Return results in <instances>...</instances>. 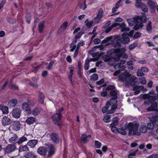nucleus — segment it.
<instances>
[{"instance_id": "f257e3e1", "label": "nucleus", "mask_w": 158, "mask_h": 158, "mask_svg": "<svg viewBox=\"0 0 158 158\" xmlns=\"http://www.w3.org/2000/svg\"><path fill=\"white\" fill-rule=\"evenodd\" d=\"M121 43L120 40H118L116 43L114 44V47L115 49L114 52H112L110 54V56L111 57H113L116 60L118 61L120 57H122L123 58L127 59V55L124 53L126 51V49L124 48H120Z\"/></svg>"}, {"instance_id": "f03ea898", "label": "nucleus", "mask_w": 158, "mask_h": 158, "mask_svg": "<svg viewBox=\"0 0 158 158\" xmlns=\"http://www.w3.org/2000/svg\"><path fill=\"white\" fill-rule=\"evenodd\" d=\"M146 21V17L145 16L139 17L137 16L131 19H128L127 21L130 26L135 25L134 29L137 30L143 26V23Z\"/></svg>"}, {"instance_id": "7ed1b4c3", "label": "nucleus", "mask_w": 158, "mask_h": 158, "mask_svg": "<svg viewBox=\"0 0 158 158\" xmlns=\"http://www.w3.org/2000/svg\"><path fill=\"white\" fill-rule=\"evenodd\" d=\"M136 78V76L132 75L126 71L118 76V79L120 81L125 83L126 85L130 84L131 85H135V80Z\"/></svg>"}, {"instance_id": "20e7f679", "label": "nucleus", "mask_w": 158, "mask_h": 158, "mask_svg": "<svg viewBox=\"0 0 158 158\" xmlns=\"http://www.w3.org/2000/svg\"><path fill=\"white\" fill-rule=\"evenodd\" d=\"M118 26H119L120 28L121 29V31L124 32L123 33H125V35L126 36L131 37H132L133 36L134 31L132 30L129 32V29L126 27L125 24L123 23L120 24H119L117 23H113L111 27H109L108 28L106 29V32H109L112 27H116Z\"/></svg>"}, {"instance_id": "39448f33", "label": "nucleus", "mask_w": 158, "mask_h": 158, "mask_svg": "<svg viewBox=\"0 0 158 158\" xmlns=\"http://www.w3.org/2000/svg\"><path fill=\"white\" fill-rule=\"evenodd\" d=\"M47 150L44 147H40L37 150V152L40 155L45 156L48 151V156H52L54 153L55 148L50 143L46 144Z\"/></svg>"}, {"instance_id": "423d86ee", "label": "nucleus", "mask_w": 158, "mask_h": 158, "mask_svg": "<svg viewBox=\"0 0 158 158\" xmlns=\"http://www.w3.org/2000/svg\"><path fill=\"white\" fill-rule=\"evenodd\" d=\"M141 97L146 100L144 102V105H148L151 101L158 99V95L155 94V91L153 90H151L148 94L142 95Z\"/></svg>"}, {"instance_id": "0eeeda50", "label": "nucleus", "mask_w": 158, "mask_h": 158, "mask_svg": "<svg viewBox=\"0 0 158 158\" xmlns=\"http://www.w3.org/2000/svg\"><path fill=\"white\" fill-rule=\"evenodd\" d=\"M139 126V125L137 123H129L128 125V128L129 129V135H140L141 134L140 132L138 131Z\"/></svg>"}, {"instance_id": "6e6552de", "label": "nucleus", "mask_w": 158, "mask_h": 158, "mask_svg": "<svg viewBox=\"0 0 158 158\" xmlns=\"http://www.w3.org/2000/svg\"><path fill=\"white\" fill-rule=\"evenodd\" d=\"M64 110V108H60L56 110V114H54L52 116L53 123L57 126H60V121L62 119V115L61 112Z\"/></svg>"}, {"instance_id": "1a4fd4ad", "label": "nucleus", "mask_w": 158, "mask_h": 158, "mask_svg": "<svg viewBox=\"0 0 158 158\" xmlns=\"http://www.w3.org/2000/svg\"><path fill=\"white\" fill-rule=\"evenodd\" d=\"M117 100L114 99H111L109 102L106 103V105H108L110 108V110L107 112L108 113L112 114L114 112L115 109L117 108Z\"/></svg>"}, {"instance_id": "9d476101", "label": "nucleus", "mask_w": 158, "mask_h": 158, "mask_svg": "<svg viewBox=\"0 0 158 158\" xmlns=\"http://www.w3.org/2000/svg\"><path fill=\"white\" fill-rule=\"evenodd\" d=\"M30 101H28L27 102H24L22 104V108L23 110L27 114H30L31 113V110L30 106H33Z\"/></svg>"}, {"instance_id": "9b49d317", "label": "nucleus", "mask_w": 158, "mask_h": 158, "mask_svg": "<svg viewBox=\"0 0 158 158\" xmlns=\"http://www.w3.org/2000/svg\"><path fill=\"white\" fill-rule=\"evenodd\" d=\"M109 64L110 66H114L115 69H118V70L120 72L123 71L126 69V67L123 65H121L120 64L117 63L116 64V62L112 60H109Z\"/></svg>"}, {"instance_id": "f8f14e48", "label": "nucleus", "mask_w": 158, "mask_h": 158, "mask_svg": "<svg viewBox=\"0 0 158 158\" xmlns=\"http://www.w3.org/2000/svg\"><path fill=\"white\" fill-rule=\"evenodd\" d=\"M104 14L102 9L100 8L97 12V16L94 18V21L96 23H98L101 20Z\"/></svg>"}, {"instance_id": "ddd939ff", "label": "nucleus", "mask_w": 158, "mask_h": 158, "mask_svg": "<svg viewBox=\"0 0 158 158\" xmlns=\"http://www.w3.org/2000/svg\"><path fill=\"white\" fill-rule=\"evenodd\" d=\"M83 34V33L81 31L79 32L74 37L72 42L70 44V46L71 48H74V45L76 44L77 41V40L79 39L82 35Z\"/></svg>"}, {"instance_id": "4468645a", "label": "nucleus", "mask_w": 158, "mask_h": 158, "mask_svg": "<svg viewBox=\"0 0 158 158\" xmlns=\"http://www.w3.org/2000/svg\"><path fill=\"white\" fill-rule=\"evenodd\" d=\"M21 110L18 108H15L13 109L12 111L13 117L16 118H20L21 115Z\"/></svg>"}, {"instance_id": "2eb2a0df", "label": "nucleus", "mask_w": 158, "mask_h": 158, "mask_svg": "<svg viewBox=\"0 0 158 158\" xmlns=\"http://www.w3.org/2000/svg\"><path fill=\"white\" fill-rule=\"evenodd\" d=\"M18 102L17 100L15 98L9 100L8 102L7 106L10 108H13L16 106Z\"/></svg>"}, {"instance_id": "dca6fc26", "label": "nucleus", "mask_w": 158, "mask_h": 158, "mask_svg": "<svg viewBox=\"0 0 158 158\" xmlns=\"http://www.w3.org/2000/svg\"><path fill=\"white\" fill-rule=\"evenodd\" d=\"M85 43L83 41L81 40L80 42H78L77 45H76V44L74 45V48H72L71 47L70 44L69 45L70 48V51L71 52H73L75 50L76 48L79 49L81 46H84L85 45Z\"/></svg>"}, {"instance_id": "f3484780", "label": "nucleus", "mask_w": 158, "mask_h": 158, "mask_svg": "<svg viewBox=\"0 0 158 158\" xmlns=\"http://www.w3.org/2000/svg\"><path fill=\"white\" fill-rule=\"evenodd\" d=\"M120 40L121 42L123 44H127L130 41L129 38L126 35L125 33L123 34L122 37Z\"/></svg>"}, {"instance_id": "a211bd4d", "label": "nucleus", "mask_w": 158, "mask_h": 158, "mask_svg": "<svg viewBox=\"0 0 158 158\" xmlns=\"http://www.w3.org/2000/svg\"><path fill=\"white\" fill-rule=\"evenodd\" d=\"M20 126V123L19 121H16L13 123L11 127L13 130L18 131L19 130Z\"/></svg>"}, {"instance_id": "6ab92c4d", "label": "nucleus", "mask_w": 158, "mask_h": 158, "mask_svg": "<svg viewBox=\"0 0 158 158\" xmlns=\"http://www.w3.org/2000/svg\"><path fill=\"white\" fill-rule=\"evenodd\" d=\"M10 122V119L8 117L6 116L3 117L2 120V124L3 126H6L9 125Z\"/></svg>"}, {"instance_id": "aec40b11", "label": "nucleus", "mask_w": 158, "mask_h": 158, "mask_svg": "<svg viewBox=\"0 0 158 158\" xmlns=\"http://www.w3.org/2000/svg\"><path fill=\"white\" fill-rule=\"evenodd\" d=\"M157 108V103L155 102H152L151 106L149 107L147 109L148 111H154Z\"/></svg>"}, {"instance_id": "412c9836", "label": "nucleus", "mask_w": 158, "mask_h": 158, "mask_svg": "<svg viewBox=\"0 0 158 158\" xmlns=\"http://www.w3.org/2000/svg\"><path fill=\"white\" fill-rule=\"evenodd\" d=\"M51 139L54 143H58L59 142V138L58 135L54 133H52L50 135Z\"/></svg>"}, {"instance_id": "4be33fe9", "label": "nucleus", "mask_w": 158, "mask_h": 158, "mask_svg": "<svg viewBox=\"0 0 158 158\" xmlns=\"http://www.w3.org/2000/svg\"><path fill=\"white\" fill-rule=\"evenodd\" d=\"M147 4L148 5L150 9L151 10V11H152V10H155L156 4V2H153L151 1V0L148 1Z\"/></svg>"}, {"instance_id": "5701e85b", "label": "nucleus", "mask_w": 158, "mask_h": 158, "mask_svg": "<svg viewBox=\"0 0 158 158\" xmlns=\"http://www.w3.org/2000/svg\"><path fill=\"white\" fill-rule=\"evenodd\" d=\"M38 142V140L36 139L31 140L29 141L27 144L31 148H34L37 144Z\"/></svg>"}, {"instance_id": "b1692460", "label": "nucleus", "mask_w": 158, "mask_h": 158, "mask_svg": "<svg viewBox=\"0 0 158 158\" xmlns=\"http://www.w3.org/2000/svg\"><path fill=\"white\" fill-rule=\"evenodd\" d=\"M2 111V114H7L9 113V109L8 106H2L0 105V111Z\"/></svg>"}, {"instance_id": "393cba45", "label": "nucleus", "mask_w": 158, "mask_h": 158, "mask_svg": "<svg viewBox=\"0 0 158 158\" xmlns=\"http://www.w3.org/2000/svg\"><path fill=\"white\" fill-rule=\"evenodd\" d=\"M35 119L32 116H30L27 118L26 122L28 125L33 124L35 122Z\"/></svg>"}, {"instance_id": "a878e982", "label": "nucleus", "mask_w": 158, "mask_h": 158, "mask_svg": "<svg viewBox=\"0 0 158 158\" xmlns=\"http://www.w3.org/2000/svg\"><path fill=\"white\" fill-rule=\"evenodd\" d=\"M15 149V146L14 145H9L6 148V152L8 153L12 152Z\"/></svg>"}, {"instance_id": "bb28decb", "label": "nucleus", "mask_w": 158, "mask_h": 158, "mask_svg": "<svg viewBox=\"0 0 158 158\" xmlns=\"http://www.w3.org/2000/svg\"><path fill=\"white\" fill-rule=\"evenodd\" d=\"M153 116H152V117L150 118V120L152 122L148 123L147 124V126L148 129L149 130L153 129L154 128V127H156L155 123L153 121H152L151 120V118H152Z\"/></svg>"}, {"instance_id": "cd10ccee", "label": "nucleus", "mask_w": 158, "mask_h": 158, "mask_svg": "<svg viewBox=\"0 0 158 158\" xmlns=\"http://www.w3.org/2000/svg\"><path fill=\"white\" fill-rule=\"evenodd\" d=\"M69 72L68 76V78L70 80L71 83H72V77L73 75V73L74 70V68L73 67H70L69 68Z\"/></svg>"}, {"instance_id": "c85d7f7f", "label": "nucleus", "mask_w": 158, "mask_h": 158, "mask_svg": "<svg viewBox=\"0 0 158 158\" xmlns=\"http://www.w3.org/2000/svg\"><path fill=\"white\" fill-rule=\"evenodd\" d=\"M91 137V135H88L85 134H84L82 135L81 136V140L84 143H86L87 140V138H90Z\"/></svg>"}, {"instance_id": "c756f323", "label": "nucleus", "mask_w": 158, "mask_h": 158, "mask_svg": "<svg viewBox=\"0 0 158 158\" xmlns=\"http://www.w3.org/2000/svg\"><path fill=\"white\" fill-rule=\"evenodd\" d=\"M96 60H95L94 59H92L91 60H86L85 63L84 65V69L85 70H87L89 69V63L90 61H95Z\"/></svg>"}, {"instance_id": "7c9ffc66", "label": "nucleus", "mask_w": 158, "mask_h": 158, "mask_svg": "<svg viewBox=\"0 0 158 158\" xmlns=\"http://www.w3.org/2000/svg\"><path fill=\"white\" fill-rule=\"evenodd\" d=\"M148 128L146 125H141L139 128V131L140 133H145L147 131Z\"/></svg>"}, {"instance_id": "2f4dec72", "label": "nucleus", "mask_w": 158, "mask_h": 158, "mask_svg": "<svg viewBox=\"0 0 158 158\" xmlns=\"http://www.w3.org/2000/svg\"><path fill=\"white\" fill-rule=\"evenodd\" d=\"M113 40V39L111 36L107 37L105 39L102 40L101 42L102 44H106L107 43L108 44H110V42Z\"/></svg>"}, {"instance_id": "473e14b6", "label": "nucleus", "mask_w": 158, "mask_h": 158, "mask_svg": "<svg viewBox=\"0 0 158 158\" xmlns=\"http://www.w3.org/2000/svg\"><path fill=\"white\" fill-rule=\"evenodd\" d=\"M41 110L40 109L38 108H34L32 111L31 113L34 116H36L38 115L40 113Z\"/></svg>"}, {"instance_id": "72a5a7b5", "label": "nucleus", "mask_w": 158, "mask_h": 158, "mask_svg": "<svg viewBox=\"0 0 158 158\" xmlns=\"http://www.w3.org/2000/svg\"><path fill=\"white\" fill-rule=\"evenodd\" d=\"M44 96L42 92H40L39 93L38 100L42 104H43L44 103Z\"/></svg>"}, {"instance_id": "f704fd0d", "label": "nucleus", "mask_w": 158, "mask_h": 158, "mask_svg": "<svg viewBox=\"0 0 158 158\" xmlns=\"http://www.w3.org/2000/svg\"><path fill=\"white\" fill-rule=\"evenodd\" d=\"M27 140V138L24 136H23L19 139L17 141L16 143L19 144H20L23 143V142L26 141Z\"/></svg>"}, {"instance_id": "c9c22d12", "label": "nucleus", "mask_w": 158, "mask_h": 158, "mask_svg": "<svg viewBox=\"0 0 158 158\" xmlns=\"http://www.w3.org/2000/svg\"><path fill=\"white\" fill-rule=\"evenodd\" d=\"M141 8V10L144 12H147L148 11V8L147 6L142 3L140 5V6L138 8Z\"/></svg>"}, {"instance_id": "e433bc0d", "label": "nucleus", "mask_w": 158, "mask_h": 158, "mask_svg": "<svg viewBox=\"0 0 158 158\" xmlns=\"http://www.w3.org/2000/svg\"><path fill=\"white\" fill-rule=\"evenodd\" d=\"M113 122L110 125V126H116L118 125L119 119L118 118H114L113 119Z\"/></svg>"}, {"instance_id": "4c0bfd02", "label": "nucleus", "mask_w": 158, "mask_h": 158, "mask_svg": "<svg viewBox=\"0 0 158 158\" xmlns=\"http://www.w3.org/2000/svg\"><path fill=\"white\" fill-rule=\"evenodd\" d=\"M26 158H36V156L32 152L27 153L25 156Z\"/></svg>"}, {"instance_id": "58836bf2", "label": "nucleus", "mask_w": 158, "mask_h": 158, "mask_svg": "<svg viewBox=\"0 0 158 158\" xmlns=\"http://www.w3.org/2000/svg\"><path fill=\"white\" fill-rule=\"evenodd\" d=\"M18 136L14 134L9 139V142L11 143H14L17 140Z\"/></svg>"}, {"instance_id": "ea45409f", "label": "nucleus", "mask_w": 158, "mask_h": 158, "mask_svg": "<svg viewBox=\"0 0 158 158\" xmlns=\"http://www.w3.org/2000/svg\"><path fill=\"white\" fill-rule=\"evenodd\" d=\"M45 22L44 21H43L41 22L39 24V31L40 33L42 32L44 24Z\"/></svg>"}, {"instance_id": "a19ab883", "label": "nucleus", "mask_w": 158, "mask_h": 158, "mask_svg": "<svg viewBox=\"0 0 158 158\" xmlns=\"http://www.w3.org/2000/svg\"><path fill=\"white\" fill-rule=\"evenodd\" d=\"M68 25V23L67 21H65L61 25L59 28V30H64L66 29Z\"/></svg>"}, {"instance_id": "79ce46f5", "label": "nucleus", "mask_w": 158, "mask_h": 158, "mask_svg": "<svg viewBox=\"0 0 158 158\" xmlns=\"http://www.w3.org/2000/svg\"><path fill=\"white\" fill-rule=\"evenodd\" d=\"M85 23L87 27H90L92 26L93 21H89V19H87L85 21Z\"/></svg>"}, {"instance_id": "37998d69", "label": "nucleus", "mask_w": 158, "mask_h": 158, "mask_svg": "<svg viewBox=\"0 0 158 158\" xmlns=\"http://www.w3.org/2000/svg\"><path fill=\"white\" fill-rule=\"evenodd\" d=\"M94 145L96 148H99L101 147L102 144L99 141L95 140L94 142Z\"/></svg>"}, {"instance_id": "c03bdc74", "label": "nucleus", "mask_w": 158, "mask_h": 158, "mask_svg": "<svg viewBox=\"0 0 158 158\" xmlns=\"http://www.w3.org/2000/svg\"><path fill=\"white\" fill-rule=\"evenodd\" d=\"M137 87H138V86L135 85L133 87V90L135 95L138 94L140 92L139 88H137Z\"/></svg>"}, {"instance_id": "a18cd8bd", "label": "nucleus", "mask_w": 158, "mask_h": 158, "mask_svg": "<svg viewBox=\"0 0 158 158\" xmlns=\"http://www.w3.org/2000/svg\"><path fill=\"white\" fill-rule=\"evenodd\" d=\"M98 79V75L96 73L90 76V79L92 81H97Z\"/></svg>"}, {"instance_id": "49530a36", "label": "nucleus", "mask_w": 158, "mask_h": 158, "mask_svg": "<svg viewBox=\"0 0 158 158\" xmlns=\"http://www.w3.org/2000/svg\"><path fill=\"white\" fill-rule=\"evenodd\" d=\"M110 108L109 107V106L108 105H106V106L102 107V111L103 113H106L107 111H108L109 110H110L109 109Z\"/></svg>"}, {"instance_id": "de8ad7c7", "label": "nucleus", "mask_w": 158, "mask_h": 158, "mask_svg": "<svg viewBox=\"0 0 158 158\" xmlns=\"http://www.w3.org/2000/svg\"><path fill=\"white\" fill-rule=\"evenodd\" d=\"M28 149L27 147V146H20L19 148V152H23L27 151Z\"/></svg>"}, {"instance_id": "09e8293b", "label": "nucleus", "mask_w": 158, "mask_h": 158, "mask_svg": "<svg viewBox=\"0 0 158 158\" xmlns=\"http://www.w3.org/2000/svg\"><path fill=\"white\" fill-rule=\"evenodd\" d=\"M139 81L140 83L142 85H145L146 84V80L144 77H140L139 78Z\"/></svg>"}, {"instance_id": "8fccbe9b", "label": "nucleus", "mask_w": 158, "mask_h": 158, "mask_svg": "<svg viewBox=\"0 0 158 158\" xmlns=\"http://www.w3.org/2000/svg\"><path fill=\"white\" fill-rule=\"evenodd\" d=\"M111 116L110 115H108L105 116L103 118V120L106 123H109L110 121Z\"/></svg>"}, {"instance_id": "3c124183", "label": "nucleus", "mask_w": 158, "mask_h": 158, "mask_svg": "<svg viewBox=\"0 0 158 158\" xmlns=\"http://www.w3.org/2000/svg\"><path fill=\"white\" fill-rule=\"evenodd\" d=\"M152 29V23L151 21H149L147 25V30L148 31H151Z\"/></svg>"}, {"instance_id": "603ef678", "label": "nucleus", "mask_w": 158, "mask_h": 158, "mask_svg": "<svg viewBox=\"0 0 158 158\" xmlns=\"http://www.w3.org/2000/svg\"><path fill=\"white\" fill-rule=\"evenodd\" d=\"M138 151V150H137L135 151L132 152L131 151H130L128 154V156H135L136 155V153Z\"/></svg>"}, {"instance_id": "864d4df0", "label": "nucleus", "mask_w": 158, "mask_h": 158, "mask_svg": "<svg viewBox=\"0 0 158 158\" xmlns=\"http://www.w3.org/2000/svg\"><path fill=\"white\" fill-rule=\"evenodd\" d=\"M138 45V44L136 43H134L131 44L129 47V48L130 50H132L135 48Z\"/></svg>"}, {"instance_id": "5fc2aeb1", "label": "nucleus", "mask_w": 158, "mask_h": 158, "mask_svg": "<svg viewBox=\"0 0 158 158\" xmlns=\"http://www.w3.org/2000/svg\"><path fill=\"white\" fill-rule=\"evenodd\" d=\"M143 72L141 69H138L137 73V76L138 77L144 76V74Z\"/></svg>"}, {"instance_id": "6e6d98bb", "label": "nucleus", "mask_w": 158, "mask_h": 158, "mask_svg": "<svg viewBox=\"0 0 158 158\" xmlns=\"http://www.w3.org/2000/svg\"><path fill=\"white\" fill-rule=\"evenodd\" d=\"M112 131L115 133H118V130L115 126H110Z\"/></svg>"}, {"instance_id": "4d7b16f0", "label": "nucleus", "mask_w": 158, "mask_h": 158, "mask_svg": "<svg viewBox=\"0 0 158 158\" xmlns=\"http://www.w3.org/2000/svg\"><path fill=\"white\" fill-rule=\"evenodd\" d=\"M135 0V6L137 8H139V7L140 6V5L142 3L141 2V0Z\"/></svg>"}, {"instance_id": "13d9d810", "label": "nucleus", "mask_w": 158, "mask_h": 158, "mask_svg": "<svg viewBox=\"0 0 158 158\" xmlns=\"http://www.w3.org/2000/svg\"><path fill=\"white\" fill-rule=\"evenodd\" d=\"M121 57H119V58H120ZM113 59V60L112 61H115H115H117V62H118V61H120V64H125V63H126V61L125 60H120V58H119V60L117 61V60H116L113 57H112Z\"/></svg>"}, {"instance_id": "bf43d9fd", "label": "nucleus", "mask_w": 158, "mask_h": 158, "mask_svg": "<svg viewBox=\"0 0 158 158\" xmlns=\"http://www.w3.org/2000/svg\"><path fill=\"white\" fill-rule=\"evenodd\" d=\"M158 154L153 153L146 158H158Z\"/></svg>"}, {"instance_id": "052dcab7", "label": "nucleus", "mask_w": 158, "mask_h": 158, "mask_svg": "<svg viewBox=\"0 0 158 158\" xmlns=\"http://www.w3.org/2000/svg\"><path fill=\"white\" fill-rule=\"evenodd\" d=\"M118 132L123 135H125L127 133L126 131L122 129H118Z\"/></svg>"}, {"instance_id": "680f3d73", "label": "nucleus", "mask_w": 158, "mask_h": 158, "mask_svg": "<svg viewBox=\"0 0 158 158\" xmlns=\"http://www.w3.org/2000/svg\"><path fill=\"white\" fill-rule=\"evenodd\" d=\"M79 7L83 10H85L87 6L85 3H81L79 5Z\"/></svg>"}, {"instance_id": "e2e57ef3", "label": "nucleus", "mask_w": 158, "mask_h": 158, "mask_svg": "<svg viewBox=\"0 0 158 158\" xmlns=\"http://www.w3.org/2000/svg\"><path fill=\"white\" fill-rule=\"evenodd\" d=\"M10 89H16L18 88V86L14 84H11L10 86Z\"/></svg>"}, {"instance_id": "0e129e2a", "label": "nucleus", "mask_w": 158, "mask_h": 158, "mask_svg": "<svg viewBox=\"0 0 158 158\" xmlns=\"http://www.w3.org/2000/svg\"><path fill=\"white\" fill-rule=\"evenodd\" d=\"M141 36V33L139 32H136L134 35L133 38L134 39H137Z\"/></svg>"}, {"instance_id": "69168bd1", "label": "nucleus", "mask_w": 158, "mask_h": 158, "mask_svg": "<svg viewBox=\"0 0 158 158\" xmlns=\"http://www.w3.org/2000/svg\"><path fill=\"white\" fill-rule=\"evenodd\" d=\"M117 92L115 90H112L110 91V95L112 96H115L117 94Z\"/></svg>"}, {"instance_id": "338daca9", "label": "nucleus", "mask_w": 158, "mask_h": 158, "mask_svg": "<svg viewBox=\"0 0 158 158\" xmlns=\"http://www.w3.org/2000/svg\"><path fill=\"white\" fill-rule=\"evenodd\" d=\"M53 64L54 62L53 61H51L48 65L47 69L49 70L50 69L52 68Z\"/></svg>"}, {"instance_id": "774afa93", "label": "nucleus", "mask_w": 158, "mask_h": 158, "mask_svg": "<svg viewBox=\"0 0 158 158\" xmlns=\"http://www.w3.org/2000/svg\"><path fill=\"white\" fill-rule=\"evenodd\" d=\"M8 81H6L3 84V85H2V86L1 88V89H0L1 90H3L4 89L6 86H7L8 84Z\"/></svg>"}]
</instances>
